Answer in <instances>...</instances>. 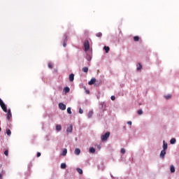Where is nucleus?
<instances>
[{
    "mask_svg": "<svg viewBox=\"0 0 179 179\" xmlns=\"http://www.w3.org/2000/svg\"><path fill=\"white\" fill-rule=\"evenodd\" d=\"M86 92H87V94H90V91H89V90H87Z\"/></svg>",
    "mask_w": 179,
    "mask_h": 179,
    "instance_id": "ea45409f",
    "label": "nucleus"
},
{
    "mask_svg": "<svg viewBox=\"0 0 179 179\" xmlns=\"http://www.w3.org/2000/svg\"><path fill=\"white\" fill-rule=\"evenodd\" d=\"M0 106H1V108L3 109V110L5 113L8 112L6 106L5 105V103H3V101L1 99H0Z\"/></svg>",
    "mask_w": 179,
    "mask_h": 179,
    "instance_id": "f03ea898",
    "label": "nucleus"
},
{
    "mask_svg": "<svg viewBox=\"0 0 179 179\" xmlns=\"http://www.w3.org/2000/svg\"><path fill=\"white\" fill-rule=\"evenodd\" d=\"M79 113H80V114H83V110L80 108V109L79 110Z\"/></svg>",
    "mask_w": 179,
    "mask_h": 179,
    "instance_id": "c9c22d12",
    "label": "nucleus"
},
{
    "mask_svg": "<svg viewBox=\"0 0 179 179\" xmlns=\"http://www.w3.org/2000/svg\"><path fill=\"white\" fill-rule=\"evenodd\" d=\"M92 115H93V112H92V111H90V112L89 113V114H88V117H89V118H91V117H92Z\"/></svg>",
    "mask_w": 179,
    "mask_h": 179,
    "instance_id": "a878e982",
    "label": "nucleus"
},
{
    "mask_svg": "<svg viewBox=\"0 0 179 179\" xmlns=\"http://www.w3.org/2000/svg\"><path fill=\"white\" fill-rule=\"evenodd\" d=\"M85 51L87 52L90 50V43L88 41H86L84 43Z\"/></svg>",
    "mask_w": 179,
    "mask_h": 179,
    "instance_id": "7ed1b4c3",
    "label": "nucleus"
},
{
    "mask_svg": "<svg viewBox=\"0 0 179 179\" xmlns=\"http://www.w3.org/2000/svg\"><path fill=\"white\" fill-rule=\"evenodd\" d=\"M142 69V65L141 64H138V65H137V71L141 70Z\"/></svg>",
    "mask_w": 179,
    "mask_h": 179,
    "instance_id": "a211bd4d",
    "label": "nucleus"
},
{
    "mask_svg": "<svg viewBox=\"0 0 179 179\" xmlns=\"http://www.w3.org/2000/svg\"><path fill=\"white\" fill-rule=\"evenodd\" d=\"M103 50H105V52L108 53V52L110 51V48L105 46L103 47Z\"/></svg>",
    "mask_w": 179,
    "mask_h": 179,
    "instance_id": "ddd939ff",
    "label": "nucleus"
},
{
    "mask_svg": "<svg viewBox=\"0 0 179 179\" xmlns=\"http://www.w3.org/2000/svg\"><path fill=\"white\" fill-rule=\"evenodd\" d=\"M170 171H171V173H175L176 169H175V166L173 165H171Z\"/></svg>",
    "mask_w": 179,
    "mask_h": 179,
    "instance_id": "1a4fd4ad",
    "label": "nucleus"
},
{
    "mask_svg": "<svg viewBox=\"0 0 179 179\" xmlns=\"http://www.w3.org/2000/svg\"><path fill=\"white\" fill-rule=\"evenodd\" d=\"M176 143V138H172L170 140V143L171 144H175Z\"/></svg>",
    "mask_w": 179,
    "mask_h": 179,
    "instance_id": "dca6fc26",
    "label": "nucleus"
},
{
    "mask_svg": "<svg viewBox=\"0 0 179 179\" xmlns=\"http://www.w3.org/2000/svg\"><path fill=\"white\" fill-rule=\"evenodd\" d=\"M110 99H112V101H115V96H110Z\"/></svg>",
    "mask_w": 179,
    "mask_h": 179,
    "instance_id": "f704fd0d",
    "label": "nucleus"
},
{
    "mask_svg": "<svg viewBox=\"0 0 179 179\" xmlns=\"http://www.w3.org/2000/svg\"><path fill=\"white\" fill-rule=\"evenodd\" d=\"M123 128L124 129V130H127V128H126V127H123Z\"/></svg>",
    "mask_w": 179,
    "mask_h": 179,
    "instance_id": "a19ab883",
    "label": "nucleus"
},
{
    "mask_svg": "<svg viewBox=\"0 0 179 179\" xmlns=\"http://www.w3.org/2000/svg\"><path fill=\"white\" fill-rule=\"evenodd\" d=\"M6 134L8 136L11 135V131L10 129H6Z\"/></svg>",
    "mask_w": 179,
    "mask_h": 179,
    "instance_id": "6ab92c4d",
    "label": "nucleus"
},
{
    "mask_svg": "<svg viewBox=\"0 0 179 179\" xmlns=\"http://www.w3.org/2000/svg\"><path fill=\"white\" fill-rule=\"evenodd\" d=\"M64 91L65 92L66 94H67L70 92V89L69 87H66L64 89Z\"/></svg>",
    "mask_w": 179,
    "mask_h": 179,
    "instance_id": "2eb2a0df",
    "label": "nucleus"
},
{
    "mask_svg": "<svg viewBox=\"0 0 179 179\" xmlns=\"http://www.w3.org/2000/svg\"><path fill=\"white\" fill-rule=\"evenodd\" d=\"M96 80L95 78H92L90 82H89V85H92L96 83Z\"/></svg>",
    "mask_w": 179,
    "mask_h": 179,
    "instance_id": "0eeeda50",
    "label": "nucleus"
},
{
    "mask_svg": "<svg viewBox=\"0 0 179 179\" xmlns=\"http://www.w3.org/2000/svg\"><path fill=\"white\" fill-rule=\"evenodd\" d=\"M66 154H67V150H66V149H64L62 155H63L64 156H66Z\"/></svg>",
    "mask_w": 179,
    "mask_h": 179,
    "instance_id": "bb28decb",
    "label": "nucleus"
},
{
    "mask_svg": "<svg viewBox=\"0 0 179 179\" xmlns=\"http://www.w3.org/2000/svg\"><path fill=\"white\" fill-rule=\"evenodd\" d=\"M59 108L62 110H65L66 108V106L65 104H64L63 103H60L59 104Z\"/></svg>",
    "mask_w": 179,
    "mask_h": 179,
    "instance_id": "20e7f679",
    "label": "nucleus"
},
{
    "mask_svg": "<svg viewBox=\"0 0 179 179\" xmlns=\"http://www.w3.org/2000/svg\"><path fill=\"white\" fill-rule=\"evenodd\" d=\"M77 171L80 173V174H83V171L80 168H78L77 169Z\"/></svg>",
    "mask_w": 179,
    "mask_h": 179,
    "instance_id": "412c9836",
    "label": "nucleus"
},
{
    "mask_svg": "<svg viewBox=\"0 0 179 179\" xmlns=\"http://www.w3.org/2000/svg\"><path fill=\"white\" fill-rule=\"evenodd\" d=\"M166 154V150H162L161 151L160 154H159L160 158L164 159V157H165Z\"/></svg>",
    "mask_w": 179,
    "mask_h": 179,
    "instance_id": "39448f33",
    "label": "nucleus"
},
{
    "mask_svg": "<svg viewBox=\"0 0 179 179\" xmlns=\"http://www.w3.org/2000/svg\"><path fill=\"white\" fill-rule=\"evenodd\" d=\"M75 154L76 155H79L80 154V150L79 148H76L75 150Z\"/></svg>",
    "mask_w": 179,
    "mask_h": 179,
    "instance_id": "f8f14e48",
    "label": "nucleus"
},
{
    "mask_svg": "<svg viewBox=\"0 0 179 179\" xmlns=\"http://www.w3.org/2000/svg\"><path fill=\"white\" fill-rule=\"evenodd\" d=\"M56 130H57V131H61V130H62V126L59 125V124H57V125L56 126Z\"/></svg>",
    "mask_w": 179,
    "mask_h": 179,
    "instance_id": "4468645a",
    "label": "nucleus"
},
{
    "mask_svg": "<svg viewBox=\"0 0 179 179\" xmlns=\"http://www.w3.org/2000/svg\"><path fill=\"white\" fill-rule=\"evenodd\" d=\"M133 39L134 40V41L138 42V41H139L140 38L138 36H134V38Z\"/></svg>",
    "mask_w": 179,
    "mask_h": 179,
    "instance_id": "4be33fe9",
    "label": "nucleus"
},
{
    "mask_svg": "<svg viewBox=\"0 0 179 179\" xmlns=\"http://www.w3.org/2000/svg\"><path fill=\"white\" fill-rule=\"evenodd\" d=\"M4 155L8 157V150H6L5 152H4Z\"/></svg>",
    "mask_w": 179,
    "mask_h": 179,
    "instance_id": "72a5a7b5",
    "label": "nucleus"
},
{
    "mask_svg": "<svg viewBox=\"0 0 179 179\" xmlns=\"http://www.w3.org/2000/svg\"><path fill=\"white\" fill-rule=\"evenodd\" d=\"M110 132L105 133L103 135H102V136H101V140H102V141H107L108 138L110 137Z\"/></svg>",
    "mask_w": 179,
    "mask_h": 179,
    "instance_id": "f257e3e1",
    "label": "nucleus"
},
{
    "mask_svg": "<svg viewBox=\"0 0 179 179\" xmlns=\"http://www.w3.org/2000/svg\"><path fill=\"white\" fill-rule=\"evenodd\" d=\"M95 149L94 148H91L90 149V152H91V153H94L95 152Z\"/></svg>",
    "mask_w": 179,
    "mask_h": 179,
    "instance_id": "393cba45",
    "label": "nucleus"
},
{
    "mask_svg": "<svg viewBox=\"0 0 179 179\" xmlns=\"http://www.w3.org/2000/svg\"><path fill=\"white\" fill-rule=\"evenodd\" d=\"M67 41H68V37L66 36V39L64 40V44H63V46H64V48L66 47Z\"/></svg>",
    "mask_w": 179,
    "mask_h": 179,
    "instance_id": "f3484780",
    "label": "nucleus"
},
{
    "mask_svg": "<svg viewBox=\"0 0 179 179\" xmlns=\"http://www.w3.org/2000/svg\"><path fill=\"white\" fill-rule=\"evenodd\" d=\"M102 36V34L101 32L96 34V37L100 38Z\"/></svg>",
    "mask_w": 179,
    "mask_h": 179,
    "instance_id": "c85d7f7f",
    "label": "nucleus"
},
{
    "mask_svg": "<svg viewBox=\"0 0 179 179\" xmlns=\"http://www.w3.org/2000/svg\"><path fill=\"white\" fill-rule=\"evenodd\" d=\"M83 72H85V73H87L88 71H89V69H88L87 67H84V68L83 69Z\"/></svg>",
    "mask_w": 179,
    "mask_h": 179,
    "instance_id": "5701e85b",
    "label": "nucleus"
},
{
    "mask_svg": "<svg viewBox=\"0 0 179 179\" xmlns=\"http://www.w3.org/2000/svg\"><path fill=\"white\" fill-rule=\"evenodd\" d=\"M73 130V126L70 125L68 128H67V132L71 133L72 132Z\"/></svg>",
    "mask_w": 179,
    "mask_h": 179,
    "instance_id": "9b49d317",
    "label": "nucleus"
},
{
    "mask_svg": "<svg viewBox=\"0 0 179 179\" xmlns=\"http://www.w3.org/2000/svg\"><path fill=\"white\" fill-rule=\"evenodd\" d=\"M137 113H138V115H142L143 114V110H138V111H137Z\"/></svg>",
    "mask_w": 179,
    "mask_h": 179,
    "instance_id": "473e14b6",
    "label": "nucleus"
},
{
    "mask_svg": "<svg viewBox=\"0 0 179 179\" xmlns=\"http://www.w3.org/2000/svg\"><path fill=\"white\" fill-rule=\"evenodd\" d=\"M120 152H122V154H124L126 152V150L124 148H122V150H120Z\"/></svg>",
    "mask_w": 179,
    "mask_h": 179,
    "instance_id": "7c9ffc66",
    "label": "nucleus"
},
{
    "mask_svg": "<svg viewBox=\"0 0 179 179\" xmlns=\"http://www.w3.org/2000/svg\"><path fill=\"white\" fill-rule=\"evenodd\" d=\"M86 59H87L88 61H91V60H92V57H91L90 55H87V57H86Z\"/></svg>",
    "mask_w": 179,
    "mask_h": 179,
    "instance_id": "b1692460",
    "label": "nucleus"
},
{
    "mask_svg": "<svg viewBox=\"0 0 179 179\" xmlns=\"http://www.w3.org/2000/svg\"><path fill=\"white\" fill-rule=\"evenodd\" d=\"M2 177H3L2 174L0 173V179H2Z\"/></svg>",
    "mask_w": 179,
    "mask_h": 179,
    "instance_id": "58836bf2",
    "label": "nucleus"
},
{
    "mask_svg": "<svg viewBox=\"0 0 179 179\" xmlns=\"http://www.w3.org/2000/svg\"><path fill=\"white\" fill-rule=\"evenodd\" d=\"M7 119L8 120H10V119L12 117V113H11V110L10 109H9L8 110H7Z\"/></svg>",
    "mask_w": 179,
    "mask_h": 179,
    "instance_id": "423d86ee",
    "label": "nucleus"
},
{
    "mask_svg": "<svg viewBox=\"0 0 179 179\" xmlns=\"http://www.w3.org/2000/svg\"><path fill=\"white\" fill-rule=\"evenodd\" d=\"M166 99H171L172 96L169 94V95H166L164 96Z\"/></svg>",
    "mask_w": 179,
    "mask_h": 179,
    "instance_id": "cd10ccee",
    "label": "nucleus"
},
{
    "mask_svg": "<svg viewBox=\"0 0 179 179\" xmlns=\"http://www.w3.org/2000/svg\"><path fill=\"white\" fill-rule=\"evenodd\" d=\"M48 67L52 69L53 68L52 64V63H49L48 64Z\"/></svg>",
    "mask_w": 179,
    "mask_h": 179,
    "instance_id": "2f4dec72",
    "label": "nucleus"
},
{
    "mask_svg": "<svg viewBox=\"0 0 179 179\" xmlns=\"http://www.w3.org/2000/svg\"><path fill=\"white\" fill-rule=\"evenodd\" d=\"M41 152H38V153H37V157H41Z\"/></svg>",
    "mask_w": 179,
    "mask_h": 179,
    "instance_id": "4c0bfd02",
    "label": "nucleus"
},
{
    "mask_svg": "<svg viewBox=\"0 0 179 179\" xmlns=\"http://www.w3.org/2000/svg\"><path fill=\"white\" fill-rule=\"evenodd\" d=\"M127 124L131 125V124H132V122H131V121H129V122H127Z\"/></svg>",
    "mask_w": 179,
    "mask_h": 179,
    "instance_id": "e433bc0d",
    "label": "nucleus"
},
{
    "mask_svg": "<svg viewBox=\"0 0 179 179\" xmlns=\"http://www.w3.org/2000/svg\"><path fill=\"white\" fill-rule=\"evenodd\" d=\"M1 131V128L0 127V131Z\"/></svg>",
    "mask_w": 179,
    "mask_h": 179,
    "instance_id": "79ce46f5",
    "label": "nucleus"
},
{
    "mask_svg": "<svg viewBox=\"0 0 179 179\" xmlns=\"http://www.w3.org/2000/svg\"><path fill=\"white\" fill-rule=\"evenodd\" d=\"M67 112H68L69 114H71L72 113L71 108H68Z\"/></svg>",
    "mask_w": 179,
    "mask_h": 179,
    "instance_id": "c756f323",
    "label": "nucleus"
},
{
    "mask_svg": "<svg viewBox=\"0 0 179 179\" xmlns=\"http://www.w3.org/2000/svg\"><path fill=\"white\" fill-rule=\"evenodd\" d=\"M61 168H62V169H66V164H64V163L62 164H61Z\"/></svg>",
    "mask_w": 179,
    "mask_h": 179,
    "instance_id": "aec40b11",
    "label": "nucleus"
},
{
    "mask_svg": "<svg viewBox=\"0 0 179 179\" xmlns=\"http://www.w3.org/2000/svg\"><path fill=\"white\" fill-rule=\"evenodd\" d=\"M69 80L71 82H73L74 80V74L71 73L70 76H69Z\"/></svg>",
    "mask_w": 179,
    "mask_h": 179,
    "instance_id": "9d476101",
    "label": "nucleus"
},
{
    "mask_svg": "<svg viewBox=\"0 0 179 179\" xmlns=\"http://www.w3.org/2000/svg\"><path fill=\"white\" fill-rule=\"evenodd\" d=\"M168 148V144L163 141V150H166Z\"/></svg>",
    "mask_w": 179,
    "mask_h": 179,
    "instance_id": "6e6552de",
    "label": "nucleus"
}]
</instances>
